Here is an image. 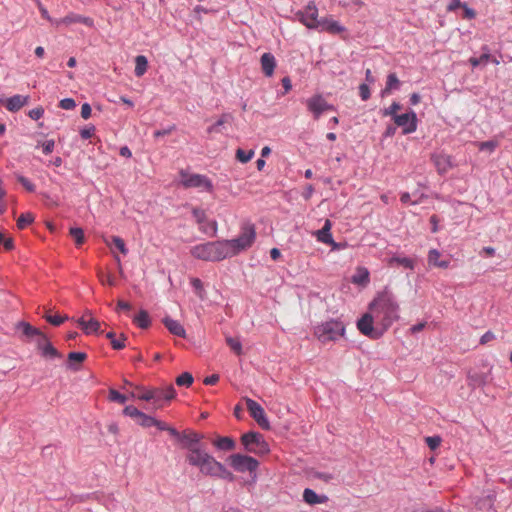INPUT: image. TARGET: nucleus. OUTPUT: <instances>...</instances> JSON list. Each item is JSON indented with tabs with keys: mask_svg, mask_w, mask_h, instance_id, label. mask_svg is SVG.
Segmentation results:
<instances>
[{
	"mask_svg": "<svg viewBox=\"0 0 512 512\" xmlns=\"http://www.w3.org/2000/svg\"><path fill=\"white\" fill-rule=\"evenodd\" d=\"M369 310L375 316V323L385 332L400 319V305L394 294L384 290L377 294L369 304Z\"/></svg>",
	"mask_w": 512,
	"mask_h": 512,
	"instance_id": "1",
	"label": "nucleus"
},
{
	"mask_svg": "<svg viewBox=\"0 0 512 512\" xmlns=\"http://www.w3.org/2000/svg\"><path fill=\"white\" fill-rule=\"evenodd\" d=\"M185 458L189 465L197 467L200 473L205 476L233 480V474L202 448L193 450L192 453H186Z\"/></svg>",
	"mask_w": 512,
	"mask_h": 512,
	"instance_id": "2",
	"label": "nucleus"
},
{
	"mask_svg": "<svg viewBox=\"0 0 512 512\" xmlns=\"http://www.w3.org/2000/svg\"><path fill=\"white\" fill-rule=\"evenodd\" d=\"M223 241L207 242L193 246L190 253L193 257L203 261H221L228 258Z\"/></svg>",
	"mask_w": 512,
	"mask_h": 512,
	"instance_id": "3",
	"label": "nucleus"
},
{
	"mask_svg": "<svg viewBox=\"0 0 512 512\" xmlns=\"http://www.w3.org/2000/svg\"><path fill=\"white\" fill-rule=\"evenodd\" d=\"M256 239V231L253 225H246L242 228L240 235L231 240H224L225 250L228 252V258L247 250L252 246Z\"/></svg>",
	"mask_w": 512,
	"mask_h": 512,
	"instance_id": "4",
	"label": "nucleus"
},
{
	"mask_svg": "<svg viewBox=\"0 0 512 512\" xmlns=\"http://www.w3.org/2000/svg\"><path fill=\"white\" fill-rule=\"evenodd\" d=\"M345 334V326L341 321L329 320L314 328V336L323 344L335 342Z\"/></svg>",
	"mask_w": 512,
	"mask_h": 512,
	"instance_id": "5",
	"label": "nucleus"
},
{
	"mask_svg": "<svg viewBox=\"0 0 512 512\" xmlns=\"http://www.w3.org/2000/svg\"><path fill=\"white\" fill-rule=\"evenodd\" d=\"M241 443L246 451L257 455L267 454L270 449L262 434L258 432H248L241 436Z\"/></svg>",
	"mask_w": 512,
	"mask_h": 512,
	"instance_id": "6",
	"label": "nucleus"
},
{
	"mask_svg": "<svg viewBox=\"0 0 512 512\" xmlns=\"http://www.w3.org/2000/svg\"><path fill=\"white\" fill-rule=\"evenodd\" d=\"M357 328L361 334L374 340L381 338L385 333V331L375 323V316L370 310L358 320Z\"/></svg>",
	"mask_w": 512,
	"mask_h": 512,
	"instance_id": "7",
	"label": "nucleus"
},
{
	"mask_svg": "<svg viewBox=\"0 0 512 512\" xmlns=\"http://www.w3.org/2000/svg\"><path fill=\"white\" fill-rule=\"evenodd\" d=\"M180 183L185 188H200L206 192L213 191V184L211 180L201 174H190L184 170L180 171Z\"/></svg>",
	"mask_w": 512,
	"mask_h": 512,
	"instance_id": "8",
	"label": "nucleus"
},
{
	"mask_svg": "<svg viewBox=\"0 0 512 512\" xmlns=\"http://www.w3.org/2000/svg\"><path fill=\"white\" fill-rule=\"evenodd\" d=\"M297 19L309 29H318V9L313 2H310L304 7L303 10L298 11L296 14Z\"/></svg>",
	"mask_w": 512,
	"mask_h": 512,
	"instance_id": "9",
	"label": "nucleus"
},
{
	"mask_svg": "<svg viewBox=\"0 0 512 512\" xmlns=\"http://www.w3.org/2000/svg\"><path fill=\"white\" fill-rule=\"evenodd\" d=\"M230 465L238 472H253L258 466L259 462L251 456L242 454H233L229 457Z\"/></svg>",
	"mask_w": 512,
	"mask_h": 512,
	"instance_id": "10",
	"label": "nucleus"
},
{
	"mask_svg": "<svg viewBox=\"0 0 512 512\" xmlns=\"http://www.w3.org/2000/svg\"><path fill=\"white\" fill-rule=\"evenodd\" d=\"M39 336L41 339L37 342L38 351L45 360H53L61 358L62 354L45 338L42 332L34 328V336Z\"/></svg>",
	"mask_w": 512,
	"mask_h": 512,
	"instance_id": "11",
	"label": "nucleus"
},
{
	"mask_svg": "<svg viewBox=\"0 0 512 512\" xmlns=\"http://www.w3.org/2000/svg\"><path fill=\"white\" fill-rule=\"evenodd\" d=\"M153 408L161 409L176 396V391L172 385H167L161 388H153Z\"/></svg>",
	"mask_w": 512,
	"mask_h": 512,
	"instance_id": "12",
	"label": "nucleus"
},
{
	"mask_svg": "<svg viewBox=\"0 0 512 512\" xmlns=\"http://www.w3.org/2000/svg\"><path fill=\"white\" fill-rule=\"evenodd\" d=\"M307 109L318 119L320 115L329 110H334L333 105L329 104L322 95L316 94L306 100Z\"/></svg>",
	"mask_w": 512,
	"mask_h": 512,
	"instance_id": "13",
	"label": "nucleus"
},
{
	"mask_svg": "<svg viewBox=\"0 0 512 512\" xmlns=\"http://www.w3.org/2000/svg\"><path fill=\"white\" fill-rule=\"evenodd\" d=\"M247 409L250 415L254 418V420L258 423V425L263 429H269V421L265 415L264 409L258 404L256 401L246 398L245 399Z\"/></svg>",
	"mask_w": 512,
	"mask_h": 512,
	"instance_id": "14",
	"label": "nucleus"
},
{
	"mask_svg": "<svg viewBox=\"0 0 512 512\" xmlns=\"http://www.w3.org/2000/svg\"><path fill=\"white\" fill-rule=\"evenodd\" d=\"M394 123L402 128L403 134H411L417 129V116L414 111H410L395 116Z\"/></svg>",
	"mask_w": 512,
	"mask_h": 512,
	"instance_id": "15",
	"label": "nucleus"
},
{
	"mask_svg": "<svg viewBox=\"0 0 512 512\" xmlns=\"http://www.w3.org/2000/svg\"><path fill=\"white\" fill-rule=\"evenodd\" d=\"M204 436L200 433L191 430H185L181 433L180 443L187 453H192L193 450H200V441Z\"/></svg>",
	"mask_w": 512,
	"mask_h": 512,
	"instance_id": "16",
	"label": "nucleus"
},
{
	"mask_svg": "<svg viewBox=\"0 0 512 512\" xmlns=\"http://www.w3.org/2000/svg\"><path fill=\"white\" fill-rule=\"evenodd\" d=\"M193 217L199 225V229L204 233L211 232L213 235L217 232V222L216 221H207V216L204 210L200 208H193L192 210Z\"/></svg>",
	"mask_w": 512,
	"mask_h": 512,
	"instance_id": "17",
	"label": "nucleus"
},
{
	"mask_svg": "<svg viewBox=\"0 0 512 512\" xmlns=\"http://www.w3.org/2000/svg\"><path fill=\"white\" fill-rule=\"evenodd\" d=\"M77 323L84 333L88 335L92 333H102V331H100V322L93 318L89 311H86L85 314L77 320Z\"/></svg>",
	"mask_w": 512,
	"mask_h": 512,
	"instance_id": "18",
	"label": "nucleus"
},
{
	"mask_svg": "<svg viewBox=\"0 0 512 512\" xmlns=\"http://www.w3.org/2000/svg\"><path fill=\"white\" fill-rule=\"evenodd\" d=\"M431 161L436 167L439 174H445L452 168L451 156L446 154H433L431 156Z\"/></svg>",
	"mask_w": 512,
	"mask_h": 512,
	"instance_id": "19",
	"label": "nucleus"
},
{
	"mask_svg": "<svg viewBox=\"0 0 512 512\" xmlns=\"http://www.w3.org/2000/svg\"><path fill=\"white\" fill-rule=\"evenodd\" d=\"M319 28L321 31H326L333 35L340 34L346 30L344 26H342L332 17H325L320 19Z\"/></svg>",
	"mask_w": 512,
	"mask_h": 512,
	"instance_id": "20",
	"label": "nucleus"
},
{
	"mask_svg": "<svg viewBox=\"0 0 512 512\" xmlns=\"http://www.w3.org/2000/svg\"><path fill=\"white\" fill-rule=\"evenodd\" d=\"M74 23H81L87 27L94 26V21L92 18L85 17V16L75 14V13H70V14L66 15L64 18H62L61 20L55 22V24L57 26L60 24L71 25Z\"/></svg>",
	"mask_w": 512,
	"mask_h": 512,
	"instance_id": "21",
	"label": "nucleus"
},
{
	"mask_svg": "<svg viewBox=\"0 0 512 512\" xmlns=\"http://www.w3.org/2000/svg\"><path fill=\"white\" fill-rule=\"evenodd\" d=\"M332 228V223L329 219H326L324 226L318 230L315 235L319 242L324 244L331 245L333 248H337V244L334 242L330 230Z\"/></svg>",
	"mask_w": 512,
	"mask_h": 512,
	"instance_id": "22",
	"label": "nucleus"
},
{
	"mask_svg": "<svg viewBox=\"0 0 512 512\" xmlns=\"http://www.w3.org/2000/svg\"><path fill=\"white\" fill-rule=\"evenodd\" d=\"M30 99L29 95H13L5 100V108L10 112H16L20 110Z\"/></svg>",
	"mask_w": 512,
	"mask_h": 512,
	"instance_id": "23",
	"label": "nucleus"
},
{
	"mask_svg": "<svg viewBox=\"0 0 512 512\" xmlns=\"http://www.w3.org/2000/svg\"><path fill=\"white\" fill-rule=\"evenodd\" d=\"M276 67L275 57L271 53H264L261 56V69L265 76L271 77Z\"/></svg>",
	"mask_w": 512,
	"mask_h": 512,
	"instance_id": "24",
	"label": "nucleus"
},
{
	"mask_svg": "<svg viewBox=\"0 0 512 512\" xmlns=\"http://www.w3.org/2000/svg\"><path fill=\"white\" fill-rule=\"evenodd\" d=\"M303 499L309 505L323 504L328 501L326 495H318L314 490L309 488L303 491Z\"/></svg>",
	"mask_w": 512,
	"mask_h": 512,
	"instance_id": "25",
	"label": "nucleus"
},
{
	"mask_svg": "<svg viewBox=\"0 0 512 512\" xmlns=\"http://www.w3.org/2000/svg\"><path fill=\"white\" fill-rule=\"evenodd\" d=\"M353 284L359 285V286H367L370 281V274L367 268L365 267H358L356 269L355 274L352 276L351 279Z\"/></svg>",
	"mask_w": 512,
	"mask_h": 512,
	"instance_id": "26",
	"label": "nucleus"
},
{
	"mask_svg": "<svg viewBox=\"0 0 512 512\" xmlns=\"http://www.w3.org/2000/svg\"><path fill=\"white\" fill-rule=\"evenodd\" d=\"M163 323L170 333L183 338L186 336L184 327L178 321L165 317Z\"/></svg>",
	"mask_w": 512,
	"mask_h": 512,
	"instance_id": "27",
	"label": "nucleus"
},
{
	"mask_svg": "<svg viewBox=\"0 0 512 512\" xmlns=\"http://www.w3.org/2000/svg\"><path fill=\"white\" fill-rule=\"evenodd\" d=\"M441 253L437 249H431L428 253V263L435 267L446 269L449 267L448 260H440Z\"/></svg>",
	"mask_w": 512,
	"mask_h": 512,
	"instance_id": "28",
	"label": "nucleus"
},
{
	"mask_svg": "<svg viewBox=\"0 0 512 512\" xmlns=\"http://www.w3.org/2000/svg\"><path fill=\"white\" fill-rule=\"evenodd\" d=\"M87 358V354L84 352H70L68 354V364L73 370H79L80 364Z\"/></svg>",
	"mask_w": 512,
	"mask_h": 512,
	"instance_id": "29",
	"label": "nucleus"
},
{
	"mask_svg": "<svg viewBox=\"0 0 512 512\" xmlns=\"http://www.w3.org/2000/svg\"><path fill=\"white\" fill-rule=\"evenodd\" d=\"M35 141V148L41 150L44 155H49L53 152L55 147V141L53 139L39 138Z\"/></svg>",
	"mask_w": 512,
	"mask_h": 512,
	"instance_id": "30",
	"label": "nucleus"
},
{
	"mask_svg": "<svg viewBox=\"0 0 512 512\" xmlns=\"http://www.w3.org/2000/svg\"><path fill=\"white\" fill-rule=\"evenodd\" d=\"M400 86V81L395 73H390L387 76L386 86L381 91V95L384 97L386 95L391 94L393 90L398 89Z\"/></svg>",
	"mask_w": 512,
	"mask_h": 512,
	"instance_id": "31",
	"label": "nucleus"
},
{
	"mask_svg": "<svg viewBox=\"0 0 512 512\" xmlns=\"http://www.w3.org/2000/svg\"><path fill=\"white\" fill-rule=\"evenodd\" d=\"M213 444L216 448L223 451H231L236 446L235 441L230 437H218Z\"/></svg>",
	"mask_w": 512,
	"mask_h": 512,
	"instance_id": "32",
	"label": "nucleus"
},
{
	"mask_svg": "<svg viewBox=\"0 0 512 512\" xmlns=\"http://www.w3.org/2000/svg\"><path fill=\"white\" fill-rule=\"evenodd\" d=\"M133 322L141 329H147L151 324L150 316L146 310H140L139 313L134 316Z\"/></svg>",
	"mask_w": 512,
	"mask_h": 512,
	"instance_id": "33",
	"label": "nucleus"
},
{
	"mask_svg": "<svg viewBox=\"0 0 512 512\" xmlns=\"http://www.w3.org/2000/svg\"><path fill=\"white\" fill-rule=\"evenodd\" d=\"M106 337L110 340L111 346L115 350L123 349L126 346L125 341L127 338L124 334H120V336L117 338L114 332H108Z\"/></svg>",
	"mask_w": 512,
	"mask_h": 512,
	"instance_id": "34",
	"label": "nucleus"
},
{
	"mask_svg": "<svg viewBox=\"0 0 512 512\" xmlns=\"http://www.w3.org/2000/svg\"><path fill=\"white\" fill-rule=\"evenodd\" d=\"M147 68H148L147 58L143 55H138L135 58V70H134L135 75L137 77L143 76L146 73Z\"/></svg>",
	"mask_w": 512,
	"mask_h": 512,
	"instance_id": "35",
	"label": "nucleus"
},
{
	"mask_svg": "<svg viewBox=\"0 0 512 512\" xmlns=\"http://www.w3.org/2000/svg\"><path fill=\"white\" fill-rule=\"evenodd\" d=\"M469 384L474 387H482L487 383V375L483 373H474L468 375Z\"/></svg>",
	"mask_w": 512,
	"mask_h": 512,
	"instance_id": "36",
	"label": "nucleus"
},
{
	"mask_svg": "<svg viewBox=\"0 0 512 512\" xmlns=\"http://www.w3.org/2000/svg\"><path fill=\"white\" fill-rule=\"evenodd\" d=\"M232 115L229 114V113H225L223 114L215 124H213L212 126H210L208 128V133H219L221 130H220V127L224 124V123H227L229 122L230 120H232Z\"/></svg>",
	"mask_w": 512,
	"mask_h": 512,
	"instance_id": "37",
	"label": "nucleus"
},
{
	"mask_svg": "<svg viewBox=\"0 0 512 512\" xmlns=\"http://www.w3.org/2000/svg\"><path fill=\"white\" fill-rule=\"evenodd\" d=\"M16 332L20 333L27 339H30L32 338V325L24 321L18 322L16 325Z\"/></svg>",
	"mask_w": 512,
	"mask_h": 512,
	"instance_id": "38",
	"label": "nucleus"
},
{
	"mask_svg": "<svg viewBox=\"0 0 512 512\" xmlns=\"http://www.w3.org/2000/svg\"><path fill=\"white\" fill-rule=\"evenodd\" d=\"M475 145L480 151H488L489 153H493L495 149L499 146V142L497 140H489L477 142Z\"/></svg>",
	"mask_w": 512,
	"mask_h": 512,
	"instance_id": "39",
	"label": "nucleus"
},
{
	"mask_svg": "<svg viewBox=\"0 0 512 512\" xmlns=\"http://www.w3.org/2000/svg\"><path fill=\"white\" fill-rule=\"evenodd\" d=\"M226 344L230 347V349L237 355L242 354V344L238 338L227 336Z\"/></svg>",
	"mask_w": 512,
	"mask_h": 512,
	"instance_id": "40",
	"label": "nucleus"
},
{
	"mask_svg": "<svg viewBox=\"0 0 512 512\" xmlns=\"http://www.w3.org/2000/svg\"><path fill=\"white\" fill-rule=\"evenodd\" d=\"M254 156V151L249 150L245 151L241 148L236 150V159L241 163H247L249 162Z\"/></svg>",
	"mask_w": 512,
	"mask_h": 512,
	"instance_id": "41",
	"label": "nucleus"
},
{
	"mask_svg": "<svg viewBox=\"0 0 512 512\" xmlns=\"http://www.w3.org/2000/svg\"><path fill=\"white\" fill-rule=\"evenodd\" d=\"M70 235L74 239L75 244L77 246L82 245L85 241L84 232L81 228H78V227L71 228Z\"/></svg>",
	"mask_w": 512,
	"mask_h": 512,
	"instance_id": "42",
	"label": "nucleus"
},
{
	"mask_svg": "<svg viewBox=\"0 0 512 512\" xmlns=\"http://www.w3.org/2000/svg\"><path fill=\"white\" fill-rule=\"evenodd\" d=\"M137 389L140 391V393L137 395L132 394L133 397H137L140 400L153 402V398L155 397V394H153V388H151V389L137 388Z\"/></svg>",
	"mask_w": 512,
	"mask_h": 512,
	"instance_id": "43",
	"label": "nucleus"
},
{
	"mask_svg": "<svg viewBox=\"0 0 512 512\" xmlns=\"http://www.w3.org/2000/svg\"><path fill=\"white\" fill-rule=\"evenodd\" d=\"M193 383V376L189 372H184L176 378V384L178 386L189 387Z\"/></svg>",
	"mask_w": 512,
	"mask_h": 512,
	"instance_id": "44",
	"label": "nucleus"
},
{
	"mask_svg": "<svg viewBox=\"0 0 512 512\" xmlns=\"http://www.w3.org/2000/svg\"><path fill=\"white\" fill-rule=\"evenodd\" d=\"M97 277L102 284H108L109 286H115V277L111 274H105L102 270H98Z\"/></svg>",
	"mask_w": 512,
	"mask_h": 512,
	"instance_id": "45",
	"label": "nucleus"
},
{
	"mask_svg": "<svg viewBox=\"0 0 512 512\" xmlns=\"http://www.w3.org/2000/svg\"><path fill=\"white\" fill-rule=\"evenodd\" d=\"M390 263H396V264L403 266L407 269L414 268V261L407 257H394L391 259Z\"/></svg>",
	"mask_w": 512,
	"mask_h": 512,
	"instance_id": "46",
	"label": "nucleus"
},
{
	"mask_svg": "<svg viewBox=\"0 0 512 512\" xmlns=\"http://www.w3.org/2000/svg\"><path fill=\"white\" fill-rule=\"evenodd\" d=\"M32 224V213L26 212L22 214L17 220L18 229H24L27 225Z\"/></svg>",
	"mask_w": 512,
	"mask_h": 512,
	"instance_id": "47",
	"label": "nucleus"
},
{
	"mask_svg": "<svg viewBox=\"0 0 512 512\" xmlns=\"http://www.w3.org/2000/svg\"><path fill=\"white\" fill-rule=\"evenodd\" d=\"M44 318L47 320V322H49L50 324L54 325V326H59L61 325L65 320L68 319V317L65 315V316H60V315H50L48 313H46L44 315Z\"/></svg>",
	"mask_w": 512,
	"mask_h": 512,
	"instance_id": "48",
	"label": "nucleus"
},
{
	"mask_svg": "<svg viewBox=\"0 0 512 512\" xmlns=\"http://www.w3.org/2000/svg\"><path fill=\"white\" fill-rule=\"evenodd\" d=\"M401 109V105L398 102H393L388 108L384 109L383 116H391L393 120L395 116H398L397 112Z\"/></svg>",
	"mask_w": 512,
	"mask_h": 512,
	"instance_id": "49",
	"label": "nucleus"
},
{
	"mask_svg": "<svg viewBox=\"0 0 512 512\" xmlns=\"http://www.w3.org/2000/svg\"><path fill=\"white\" fill-rule=\"evenodd\" d=\"M137 423L144 428H148L153 426L154 418L143 412L138 418Z\"/></svg>",
	"mask_w": 512,
	"mask_h": 512,
	"instance_id": "50",
	"label": "nucleus"
},
{
	"mask_svg": "<svg viewBox=\"0 0 512 512\" xmlns=\"http://www.w3.org/2000/svg\"><path fill=\"white\" fill-rule=\"evenodd\" d=\"M490 54L489 53H484L482 54L479 58H476V57H471L469 59V63L473 66V67H477L479 66L480 64H486L487 61L490 60Z\"/></svg>",
	"mask_w": 512,
	"mask_h": 512,
	"instance_id": "51",
	"label": "nucleus"
},
{
	"mask_svg": "<svg viewBox=\"0 0 512 512\" xmlns=\"http://www.w3.org/2000/svg\"><path fill=\"white\" fill-rule=\"evenodd\" d=\"M142 413H143L142 411H140L139 409H137L134 406H126L123 410L124 415L129 416V417L135 419L136 421L138 420V418L140 417V415Z\"/></svg>",
	"mask_w": 512,
	"mask_h": 512,
	"instance_id": "52",
	"label": "nucleus"
},
{
	"mask_svg": "<svg viewBox=\"0 0 512 512\" xmlns=\"http://www.w3.org/2000/svg\"><path fill=\"white\" fill-rule=\"evenodd\" d=\"M112 243L123 255L128 253L124 240L119 236H112Z\"/></svg>",
	"mask_w": 512,
	"mask_h": 512,
	"instance_id": "53",
	"label": "nucleus"
},
{
	"mask_svg": "<svg viewBox=\"0 0 512 512\" xmlns=\"http://www.w3.org/2000/svg\"><path fill=\"white\" fill-rule=\"evenodd\" d=\"M109 399L114 402H118L120 404H124L127 401V397L120 394L115 389H110L109 391Z\"/></svg>",
	"mask_w": 512,
	"mask_h": 512,
	"instance_id": "54",
	"label": "nucleus"
},
{
	"mask_svg": "<svg viewBox=\"0 0 512 512\" xmlns=\"http://www.w3.org/2000/svg\"><path fill=\"white\" fill-rule=\"evenodd\" d=\"M425 442L431 450H435L440 446L441 438L439 436L426 437Z\"/></svg>",
	"mask_w": 512,
	"mask_h": 512,
	"instance_id": "55",
	"label": "nucleus"
},
{
	"mask_svg": "<svg viewBox=\"0 0 512 512\" xmlns=\"http://www.w3.org/2000/svg\"><path fill=\"white\" fill-rule=\"evenodd\" d=\"M359 95L363 101H367L370 98V88L367 84H360Z\"/></svg>",
	"mask_w": 512,
	"mask_h": 512,
	"instance_id": "56",
	"label": "nucleus"
},
{
	"mask_svg": "<svg viewBox=\"0 0 512 512\" xmlns=\"http://www.w3.org/2000/svg\"><path fill=\"white\" fill-rule=\"evenodd\" d=\"M59 106L62 109L71 110V109L75 108L76 103H75L74 99H72V98H65L60 101Z\"/></svg>",
	"mask_w": 512,
	"mask_h": 512,
	"instance_id": "57",
	"label": "nucleus"
},
{
	"mask_svg": "<svg viewBox=\"0 0 512 512\" xmlns=\"http://www.w3.org/2000/svg\"><path fill=\"white\" fill-rule=\"evenodd\" d=\"M313 477L315 479H319V480H321L323 482H326V483L333 479V475L332 474L325 473V472H314L313 473Z\"/></svg>",
	"mask_w": 512,
	"mask_h": 512,
	"instance_id": "58",
	"label": "nucleus"
},
{
	"mask_svg": "<svg viewBox=\"0 0 512 512\" xmlns=\"http://www.w3.org/2000/svg\"><path fill=\"white\" fill-rule=\"evenodd\" d=\"M0 245H3L5 250H11L13 248V240L0 233Z\"/></svg>",
	"mask_w": 512,
	"mask_h": 512,
	"instance_id": "59",
	"label": "nucleus"
},
{
	"mask_svg": "<svg viewBox=\"0 0 512 512\" xmlns=\"http://www.w3.org/2000/svg\"><path fill=\"white\" fill-rule=\"evenodd\" d=\"M191 285L196 290L197 294L202 297V291H203V284L202 281L199 278H192L191 279Z\"/></svg>",
	"mask_w": 512,
	"mask_h": 512,
	"instance_id": "60",
	"label": "nucleus"
},
{
	"mask_svg": "<svg viewBox=\"0 0 512 512\" xmlns=\"http://www.w3.org/2000/svg\"><path fill=\"white\" fill-rule=\"evenodd\" d=\"M18 181L25 187L29 192H32V183L30 180L22 175H17Z\"/></svg>",
	"mask_w": 512,
	"mask_h": 512,
	"instance_id": "61",
	"label": "nucleus"
},
{
	"mask_svg": "<svg viewBox=\"0 0 512 512\" xmlns=\"http://www.w3.org/2000/svg\"><path fill=\"white\" fill-rule=\"evenodd\" d=\"M462 9L464 11V18L474 19L476 17V12L472 8L468 7L467 4H463Z\"/></svg>",
	"mask_w": 512,
	"mask_h": 512,
	"instance_id": "62",
	"label": "nucleus"
},
{
	"mask_svg": "<svg viewBox=\"0 0 512 512\" xmlns=\"http://www.w3.org/2000/svg\"><path fill=\"white\" fill-rule=\"evenodd\" d=\"M495 339V335L493 332L491 331H487L486 333H484L481 338H480V343L482 345L484 344H487L488 342L492 341Z\"/></svg>",
	"mask_w": 512,
	"mask_h": 512,
	"instance_id": "63",
	"label": "nucleus"
},
{
	"mask_svg": "<svg viewBox=\"0 0 512 512\" xmlns=\"http://www.w3.org/2000/svg\"><path fill=\"white\" fill-rule=\"evenodd\" d=\"M91 107L88 103H84L81 107V117L88 119L91 116Z\"/></svg>",
	"mask_w": 512,
	"mask_h": 512,
	"instance_id": "64",
	"label": "nucleus"
}]
</instances>
